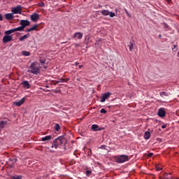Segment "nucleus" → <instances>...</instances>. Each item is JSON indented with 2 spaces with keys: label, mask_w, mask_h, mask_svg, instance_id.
<instances>
[{
  "label": "nucleus",
  "mask_w": 179,
  "mask_h": 179,
  "mask_svg": "<svg viewBox=\"0 0 179 179\" xmlns=\"http://www.w3.org/2000/svg\"><path fill=\"white\" fill-rule=\"evenodd\" d=\"M3 20V17H2V15L0 14V21H2Z\"/></svg>",
  "instance_id": "c03bdc74"
},
{
  "label": "nucleus",
  "mask_w": 179,
  "mask_h": 179,
  "mask_svg": "<svg viewBox=\"0 0 179 179\" xmlns=\"http://www.w3.org/2000/svg\"><path fill=\"white\" fill-rule=\"evenodd\" d=\"M48 66H44V69H47Z\"/></svg>",
  "instance_id": "3c124183"
},
{
  "label": "nucleus",
  "mask_w": 179,
  "mask_h": 179,
  "mask_svg": "<svg viewBox=\"0 0 179 179\" xmlns=\"http://www.w3.org/2000/svg\"><path fill=\"white\" fill-rule=\"evenodd\" d=\"M127 47H129V50H130V51H132V50H134V41L130 42L129 43V45H127Z\"/></svg>",
  "instance_id": "393cba45"
},
{
  "label": "nucleus",
  "mask_w": 179,
  "mask_h": 179,
  "mask_svg": "<svg viewBox=\"0 0 179 179\" xmlns=\"http://www.w3.org/2000/svg\"><path fill=\"white\" fill-rule=\"evenodd\" d=\"M38 27V24H35V25H34L32 27H31L30 29H27V32H31V31H32L36 30V29H37Z\"/></svg>",
  "instance_id": "6ab92c4d"
},
{
  "label": "nucleus",
  "mask_w": 179,
  "mask_h": 179,
  "mask_svg": "<svg viewBox=\"0 0 179 179\" xmlns=\"http://www.w3.org/2000/svg\"><path fill=\"white\" fill-rule=\"evenodd\" d=\"M177 57L179 58V51L177 52Z\"/></svg>",
  "instance_id": "8fccbe9b"
},
{
  "label": "nucleus",
  "mask_w": 179,
  "mask_h": 179,
  "mask_svg": "<svg viewBox=\"0 0 179 179\" xmlns=\"http://www.w3.org/2000/svg\"><path fill=\"white\" fill-rule=\"evenodd\" d=\"M160 96L162 97H164V96H169V94L167 92H160Z\"/></svg>",
  "instance_id": "cd10ccee"
},
{
  "label": "nucleus",
  "mask_w": 179,
  "mask_h": 179,
  "mask_svg": "<svg viewBox=\"0 0 179 179\" xmlns=\"http://www.w3.org/2000/svg\"><path fill=\"white\" fill-rule=\"evenodd\" d=\"M171 173H163V178L164 179H172V177L171 176Z\"/></svg>",
  "instance_id": "dca6fc26"
},
{
  "label": "nucleus",
  "mask_w": 179,
  "mask_h": 179,
  "mask_svg": "<svg viewBox=\"0 0 179 179\" xmlns=\"http://www.w3.org/2000/svg\"><path fill=\"white\" fill-rule=\"evenodd\" d=\"M14 32H15L14 29H10V30L6 31H5V34L6 36H10V34H11L12 33H14Z\"/></svg>",
  "instance_id": "b1692460"
},
{
  "label": "nucleus",
  "mask_w": 179,
  "mask_h": 179,
  "mask_svg": "<svg viewBox=\"0 0 179 179\" xmlns=\"http://www.w3.org/2000/svg\"><path fill=\"white\" fill-rule=\"evenodd\" d=\"M54 129H55V130L56 131H59V130H60V125L59 124H55V127H54Z\"/></svg>",
  "instance_id": "a878e982"
},
{
  "label": "nucleus",
  "mask_w": 179,
  "mask_h": 179,
  "mask_svg": "<svg viewBox=\"0 0 179 179\" xmlns=\"http://www.w3.org/2000/svg\"><path fill=\"white\" fill-rule=\"evenodd\" d=\"M29 72L33 73L34 75H38V73H40V69L37 62H34L31 64Z\"/></svg>",
  "instance_id": "7ed1b4c3"
},
{
  "label": "nucleus",
  "mask_w": 179,
  "mask_h": 179,
  "mask_svg": "<svg viewBox=\"0 0 179 179\" xmlns=\"http://www.w3.org/2000/svg\"><path fill=\"white\" fill-rule=\"evenodd\" d=\"M163 27H164L165 29H168V28H169V25H168L166 23H165V22L163 23Z\"/></svg>",
  "instance_id": "72a5a7b5"
},
{
  "label": "nucleus",
  "mask_w": 179,
  "mask_h": 179,
  "mask_svg": "<svg viewBox=\"0 0 179 179\" xmlns=\"http://www.w3.org/2000/svg\"><path fill=\"white\" fill-rule=\"evenodd\" d=\"M113 160H115V162L117 164H124L129 161V157L128 155H120L117 156H113Z\"/></svg>",
  "instance_id": "f03ea898"
},
{
  "label": "nucleus",
  "mask_w": 179,
  "mask_h": 179,
  "mask_svg": "<svg viewBox=\"0 0 179 179\" xmlns=\"http://www.w3.org/2000/svg\"><path fill=\"white\" fill-rule=\"evenodd\" d=\"M81 68H83V65H80L79 66V69H81Z\"/></svg>",
  "instance_id": "49530a36"
},
{
  "label": "nucleus",
  "mask_w": 179,
  "mask_h": 179,
  "mask_svg": "<svg viewBox=\"0 0 179 179\" xmlns=\"http://www.w3.org/2000/svg\"><path fill=\"white\" fill-rule=\"evenodd\" d=\"M54 83H55V85H57L58 83H59V81L55 80V81H54Z\"/></svg>",
  "instance_id": "79ce46f5"
},
{
  "label": "nucleus",
  "mask_w": 179,
  "mask_h": 179,
  "mask_svg": "<svg viewBox=\"0 0 179 179\" xmlns=\"http://www.w3.org/2000/svg\"><path fill=\"white\" fill-rule=\"evenodd\" d=\"M74 45H75V48H78V47L81 46L80 43H75Z\"/></svg>",
  "instance_id": "473e14b6"
},
{
  "label": "nucleus",
  "mask_w": 179,
  "mask_h": 179,
  "mask_svg": "<svg viewBox=\"0 0 179 179\" xmlns=\"http://www.w3.org/2000/svg\"><path fill=\"white\" fill-rule=\"evenodd\" d=\"M40 18V16L37 13H34L33 15H31V20L33 21V22H37L38 20H39Z\"/></svg>",
  "instance_id": "1a4fd4ad"
},
{
  "label": "nucleus",
  "mask_w": 179,
  "mask_h": 179,
  "mask_svg": "<svg viewBox=\"0 0 179 179\" xmlns=\"http://www.w3.org/2000/svg\"><path fill=\"white\" fill-rule=\"evenodd\" d=\"M66 80H65V78H59V83H66Z\"/></svg>",
  "instance_id": "c85d7f7f"
},
{
  "label": "nucleus",
  "mask_w": 179,
  "mask_h": 179,
  "mask_svg": "<svg viewBox=\"0 0 179 179\" xmlns=\"http://www.w3.org/2000/svg\"><path fill=\"white\" fill-rule=\"evenodd\" d=\"M106 148H107V146L103 145H101V148H99V149H101V150H106Z\"/></svg>",
  "instance_id": "2f4dec72"
},
{
  "label": "nucleus",
  "mask_w": 179,
  "mask_h": 179,
  "mask_svg": "<svg viewBox=\"0 0 179 179\" xmlns=\"http://www.w3.org/2000/svg\"><path fill=\"white\" fill-rule=\"evenodd\" d=\"M30 36V34L28 33L27 34L21 36L19 39L20 41H24V39H27V38H29Z\"/></svg>",
  "instance_id": "aec40b11"
},
{
  "label": "nucleus",
  "mask_w": 179,
  "mask_h": 179,
  "mask_svg": "<svg viewBox=\"0 0 179 179\" xmlns=\"http://www.w3.org/2000/svg\"><path fill=\"white\" fill-rule=\"evenodd\" d=\"M126 14H127V16H129V17H131V15L129 13L128 10H126Z\"/></svg>",
  "instance_id": "ea45409f"
},
{
  "label": "nucleus",
  "mask_w": 179,
  "mask_h": 179,
  "mask_svg": "<svg viewBox=\"0 0 179 179\" xmlns=\"http://www.w3.org/2000/svg\"><path fill=\"white\" fill-rule=\"evenodd\" d=\"M92 130L94 131H100L102 130V128L99 127V126L97 124H93L92 126Z\"/></svg>",
  "instance_id": "9b49d317"
},
{
  "label": "nucleus",
  "mask_w": 179,
  "mask_h": 179,
  "mask_svg": "<svg viewBox=\"0 0 179 179\" xmlns=\"http://www.w3.org/2000/svg\"><path fill=\"white\" fill-rule=\"evenodd\" d=\"M76 65H79V63L78 62H76Z\"/></svg>",
  "instance_id": "864d4df0"
},
{
  "label": "nucleus",
  "mask_w": 179,
  "mask_h": 179,
  "mask_svg": "<svg viewBox=\"0 0 179 179\" xmlns=\"http://www.w3.org/2000/svg\"><path fill=\"white\" fill-rule=\"evenodd\" d=\"M7 122L6 121H1L0 122V128L3 129L5 126L6 125Z\"/></svg>",
  "instance_id": "5701e85b"
},
{
  "label": "nucleus",
  "mask_w": 179,
  "mask_h": 179,
  "mask_svg": "<svg viewBox=\"0 0 179 179\" xmlns=\"http://www.w3.org/2000/svg\"><path fill=\"white\" fill-rule=\"evenodd\" d=\"M52 139V136L49 135V136H46L45 137H43L41 138V141L43 142H46V141H49Z\"/></svg>",
  "instance_id": "2eb2a0df"
},
{
  "label": "nucleus",
  "mask_w": 179,
  "mask_h": 179,
  "mask_svg": "<svg viewBox=\"0 0 179 179\" xmlns=\"http://www.w3.org/2000/svg\"><path fill=\"white\" fill-rule=\"evenodd\" d=\"M156 170H157V171H159L162 170V168H160V167H159V166H157V167H156Z\"/></svg>",
  "instance_id": "58836bf2"
},
{
  "label": "nucleus",
  "mask_w": 179,
  "mask_h": 179,
  "mask_svg": "<svg viewBox=\"0 0 179 179\" xmlns=\"http://www.w3.org/2000/svg\"><path fill=\"white\" fill-rule=\"evenodd\" d=\"M110 94L111 93L110 92H106L102 94V97H101V103H104L106 101V99L110 97Z\"/></svg>",
  "instance_id": "6e6552de"
},
{
  "label": "nucleus",
  "mask_w": 179,
  "mask_h": 179,
  "mask_svg": "<svg viewBox=\"0 0 179 179\" xmlns=\"http://www.w3.org/2000/svg\"><path fill=\"white\" fill-rule=\"evenodd\" d=\"M177 45H174L173 48H172V50H174V48H176Z\"/></svg>",
  "instance_id": "de8ad7c7"
},
{
  "label": "nucleus",
  "mask_w": 179,
  "mask_h": 179,
  "mask_svg": "<svg viewBox=\"0 0 179 179\" xmlns=\"http://www.w3.org/2000/svg\"><path fill=\"white\" fill-rule=\"evenodd\" d=\"M22 55H24V57H29L30 52H27V51H23L22 52Z\"/></svg>",
  "instance_id": "bb28decb"
},
{
  "label": "nucleus",
  "mask_w": 179,
  "mask_h": 179,
  "mask_svg": "<svg viewBox=\"0 0 179 179\" xmlns=\"http://www.w3.org/2000/svg\"><path fill=\"white\" fill-rule=\"evenodd\" d=\"M66 138L62 136H59L54 140L52 148L57 150L59 146H62L63 144H66Z\"/></svg>",
  "instance_id": "f257e3e1"
},
{
  "label": "nucleus",
  "mask_w": 179,
  "mask_h": 179,
  "mask_svg": "<svg viewBox=\"0 0 179 179\" xmlns=\"http://www.w3.org/2000/svg\"><path fill=\"white\" fill-rule=\"evenodd\" d=\"M101 14H102V15L107 16V15H109L110 12L108 10H102L101 11Z\"/></svg>",
  "instance_id": "412c9836"
},
{
  "label": "nucleus",
  "mask_w": 179,
  "mask_h": 179,
  "mask_svg": "<svg viewBox=\"0 0 179 179\" xmlns=\"http://www.w3.org/2000/svg\"><path fill=\"white\" fill-rule=\"evenodd\" d=\"M22 85H23V87H24V89H30L31 87V85L27 80L23 81Z\"/></svg>",
  "instance_id": "f8f14e48"
},
{
  "label": "nucleus",
  "mask_w": 179,
  "mask_h": 179,
  "mask_svg": "<svg viewBox=\"0 0 179 179\" xmlns=\"http://www.w3.org/2000/svg\"><path fill=\"white\" fill-rule=\"evenodd\" d=\"M24 30V29H23V27L22 26L13 29L14 32H15V31H23Z\"/></svg>",
  "instance_id": "4be33fe9"
},
{
  "label": "nucleus",
  "mask_w": 179,
  "mask_h": 179,
  "mask_svg": "<svg viewBox=\"0 0 179 179\" xmlns=\"http://www.w3.org/2000/svg\"><path fill=\"white\" fill-rule=\"evenodd\" d=\"M178 33H179V29H178Z\"/></svg>",
  "instance_id": "6e6d98bb"
},
{
  "label": "nucleus",
  "mask_w": 179,
  "mask_h": 179,
  "mask_svg": "<svg viewBox=\"0 0 179 179\" xmlns=\"http://www.w3.org/2000/svg\"><path fill=\"white\" fill-rule=\"evenodd\" d=\"M83 37V34L81 32H76L73 35V38H78V39H81Z\"/></svg>",
  "instance_id": "4468645a"
},
{
  "label": "nucleus",
  "mask_w": 179,
  "mask_h": 179,
  "mask_svg": "<svg viewBox=\"0 0 179 179\" xmlns=\"http://www.w3.org/2000/svg\"><path fill=\"white\" fill-rule=\"evenodd\" d=\"M9 41H13V36L10 35H6L3 38V43L6 44V43H9Z\"/></svg>",
  "instance_id": "0eeeda50"
},
{
  "label": "nucleus",
  "mask_w": 179,
  "mask_h": 179,
  "mask_svg": "<svg viewBox=\"0 0 179 179\" xmlns=\"http://www.w3.org/2000/svg\"><path fill=\"white\" fill-rule=\"evenodd\" d=\"M153 156V153H148V157H151Z\"/></svg>",
  "instance_id": "a19ab883"
},
{
  "label": "nucleus",
  "mask_w": 179,
  "mask_h": 179,
  "mask_svg": "<svg viewBox=\"0 0 179 179\" xmlns=\"http://www.w3.org/2000/svg\"><path fill=\"white\" fill-rule=\"evenodd\" d=\"M158 37H159V38H161V37H162V35H161V34L158 35Z\"/></svg>",
  "instance_id": "603ef678"
},
{
  "label": "nucleus",
  "mask_w": 179,
  "mask_h": 179,
  "mask_svg": "<svg viewBox=\"0 0 179 179\" xmlns=\"http://www.w3.org/2000/svg\"><path fill=\"white\" fill-rule=\"evenodd\" d=\"M22 27V29L24 30V28L30 24V22L27 20H22L20 23Z\"/></svg>",
  "instance_id": "423d86ee"
},
{
  "label": "nucleus",
  "mask_w": 179,
  "mask_h": 179,
  "mask_svg": "<svg viewBox=\"0 0 179 179\" xmlns=\"http://www.w3.org/2000/svg\"><path fill=\"white\" fill-rule=\"evenodd\" d=\"M159 179H162V177H159Z\"/></svg>",
  "instance_id": "5fc2aeb1"
},
{
  "label": "nucleus",
  "mask_w": 179,
  "mask_h": 179,
  "mask_svg": "<svg viewBox=\"0 0 179 179\" xmlns=\"http://www.w3.org/2000/svg\"><path fill=\"white\" fill-rule=\"evenodd\" d=\"M38 6H39L40 7H44V6H45V3H44L43 2H41V3H40L38 4Z\"/></svg>",
  "instance_id": "f704fd0d"
},
{
  "label": "nucleus",
  "mask_w": 179,
  "mask_h": 179,
  "mask_svg": "<svg viewBox=\"0 0 179 179\" xmlns=\"http://www.w3.org/2000/svg\"><path fill=\"white\" fill-rule=\"evenodd\" d=\"M15 179H22V177L21 176H17L15 178Z\"/></svg>",
  "instance_id": "37998d69"
},
{
  "label": "nucleus",
  "mask_w": 179,
  "mask_h": 179,
  "mask_svg": "<svg viewBox=\"0 0 179 179\" xmlns=\"http://www.w3.org/2000/svg\"><path fill=\"white\" fill-rule=\"evenodd\" d=\"M91 173H92V171H87V172H86V175H87V176H89Z\"/></svg>",
  "instance_id": "c9c22d12"
},
{
  "label": "nucleus",
  "mask_w": 179,
  "mask_h": 179,
  "mask_svg": "<svg viewBox=\"0 0 179 179\" xmlns=\"http://www.w3.org/2000/svg\"><path fill=\"white\" fill-rule=\"evenodd\" d=\"M25 101V97H23L22 99H20L19 101H16L15 103V105L17 107H20Z\"/></svg>",
  "instance_id": "9d476101"
},
{
  "label": "nucleus",
  "mask_w": 179,
  "mask_h": 179,
  "mask_svg": "<svg viewBox=\"0 0 179 179\" xmlns=\"http://www.w3.org/2000/svg\"><path fill=\"white\" fill-rule=\"evenodd\" d=\"M166 1L168 3H169L171 2V0H166Z\"/></svg>",
  "instance_id": "a18cd8bd"
},
{
  "label": "nucleus",
  "mask_w": 179,
  "mask_h": 179,
  "mask_svg": "<svg viewBox=\"0 0 179 179\" xmlns=\"http://www.w3.org/2000/svg\"><path fill=\"white\" fill-rule=\"evenodd\" d=\"M100 113H101V114H106V113H107V111H106L104 108H102V109H101Z\"/></svg>",
  "instance_id": "7c9ffc66"
},
{
  "label": "nucleus",
  "mask_w": 179,
  "mask_h": 179,
  "mask_svg": "<svg viewBox=\"0 0 179 179\" xmlns=\"http://www.w3.org/2000/svg\"><path fill=\"white\" fill-rule=\"evenodd\" d=\"M65 80H66V82H69V78H65Z\"/></svg>",
  "instance_id": "09e8293b"
},
{
  "label": "nucleus",
  "mask_w": 179,
  "mask_h": 179,
  "mask_svg": "<svg viewBox=\"0 0 179 179\" xmlns=\"http://www.w3.org/2000/svg\"><path fill=\"white\" fill-rule=\"evenodd\" d=\"M92 150L90 149L89 151H88V156H92Z\"/></svg>",
  "instance_id": "4c0bfd02"
},
{
  "label": "nucleus",
  "mask_w": 179,
  "mask_h": 179,
  "mask_svg": "<svg viewBox=\"0 0 179 179\" xmlns=\"http://www.w3.org/2000/svg\"><path fill=\"white\" fill-rule=\"evenodd\" d=\"M5 17L8 20H11L14 18V15L13 13H6V14H5Z\"/></svg>",
  "instance_id": "ddd939ff"
},
{
  "label": "nucleus",
  "mask_w": 179,
  "mask_h": 179,
  "mask_svg": "<svg viewBox=\"0 0 179 179\" xmlns=\"http://www.w3.org/2000/svg\"><path fill=\"white\" fill-rule=\"evenodd\" d=\"M39 61H40L41 65H44V64H45V62H46V59H45V56H41Z\"/></svg>",
  "instance_id": "a211bd4d"
},
{
  "label": "nucleus",
  "mask_w": 179,
  "mask_h": 179,
  "mask_svg": "<svg viewBox=\"0 0 179 179\" xmlns=\"http://www.w3.org/2000/svg\"><path fill=\"white\" fill-rule=\"evenodd\" d=\"M167 127V125L166 124H162V129H164Z\"/></svg>",
  "instance_id": "e433bc0d"
},
{
  "label": "nucleus",
  "mask_w": 179,
  "mask_h": 179,
  "mask_svg": "<svg viewBox=\"0 0 179 179\" xmlns=\"http://www.w3.org/2000/svg\"><path fill=\"white\" fill-rule=\"evenodd\" d=\"M109 16H110V17H113L115 16V13L113 12H109Z\"/></svg>",
  "instance_id": "c756f323"
},
{
  "label": "nucleus",
  "mask_w": 179,
  "mask_h": 179,
  "mask_svg": "<svg viewBox=\"0 0 179 179\" xmlns=\"http://www.w3.org/2000/svg\"><path fill=\"white\" fill-rule=\"evenodd\" d=\"M157 115L159 117H165L166 111L164 108H161L158 110Z\"/></svg>",
  "instance_id": "39448f33"
},
{
  "label": "nucleus",
  "mask_w": 179,
  "mask_h": 179,
  "mask_svg": "<svg viewBox=\"0 0 179 179\" xmlns=\"http://www.w3.org/2000/svg\"><path fill=\"white\" fill-rule=\"evenodd\" d=\"M22 7L21 6H18L17 7H15L13 8H12V12L14 14H21L22 13Z\"/></svg>",
  "instance_id": "20e7f679"
},
{
  "label": "nucleus",
  "mask_w": 179,
  "mask_h": 179,
  "mask_svg": "<svg viewBox=\"0 0 179 179\" xmlns=\"http://www.w3.org/2000/svg\"><path fill=\"white\" fill-rule=\"evenodd\" d=\"M150 138V131H145L144 133V139L149 140Z\"/></svg>",
  "instance_id": "f3484780"
},
{
  "label": "nucleus",
  "mask_w": 179,
  "mask_h": 179,
  "mask_svg": "<svg viewBox=\"0 0 179 179\" xmlns=\"http://www.w3.org/2000/svg\"><path fill=\"white\" fill-rule=\"evenodd\" d=\"M176 179H179V178H176Z\"/></svg>",
  "instance_id": "4d7b16f0"
}]
</instances>
